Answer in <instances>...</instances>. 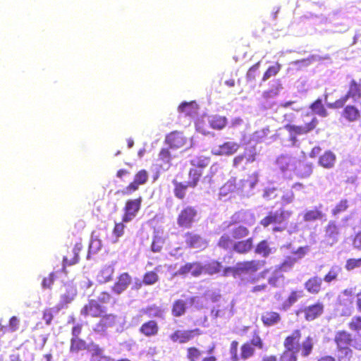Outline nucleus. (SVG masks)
Returning <instances> with one entry per match:
<instances>
[{
	"label": "nucleus",
	"mask_w": 361,
	"mask_h": 361,
	"mask_svg": "<svg viewBox=\"0 0 361 361\" xmlns=\"http://www.w3.org/2000/svg\"><path fill=\"white\" fill-rule=\"evenodd\" d=\"M317 124L318 121L317 118L313 117L311 121L303 126L286 125L284 129L288 133V138L283 140V145L286 147H298L300 145L299 137L314 129Z\"/></svg>",
	"instance_id": "1"
},
{
	"label": "nucleus",
	"mask_w": 361,
	"mask_h": 361,
	"mask_svg": "<svg viewBox=\"0 0 361 361\" xmlns=\"http://www.w3.org/2000/svg\"><path fill=\"white\" fill-rule=\"evenodd\" d=\"M292 215V212L282 209L271 212L261 221V224L264 227L271 226L269 228L274 233L282 231L286 229L287 221Z\"/></svg>",
	"instance_id": "2"
},
{
	"label": "nucleus",
	"mask_w": 361,
	"mask_h": 361,
	"mask_svg": "<svg viewBox=\"0 0 361 361\" xmlns=\"http://www.w3.org/2000/svg\"><path fill=\"white\" fill-rule=\"evenodd\" d=\"M227 124V119L219 115L204 116L196 122V129L200 133L209 134V127L215 130H221Z\"/></svg>",
	"instance_id": "3"
},
{
	"label": "nucleus",
	"mask_w": 361,
	"mask_h": 361,
	"mask_svg": "<svg viewBox=\"0 0 361 361\" xmlns=\"http://www.w3.org/2000/svg\"><path fill=\"white\" fill-rule=\"evenodd\" d=\"M198 219V212L195 207L186 206L180 210L177 224L181 228H190Z\"/></svg>",
	"instance_id": "4"
},
{
	"label": "nucleus",
	"mask_w": 361,
	"mask_h": 361,
	"mask_svg": "<svg viewBox=\"0 0 361 361\" xmlns=\"http://www.w3.org/2000/svg\"><path fill=\"white\" fill-rule=\"evenodd\" d=\"M354 288L345 289L338 296L339 306L341 307L340 314L341 316H350L353 311Z\"/></svg>",
	"instance_id": "5"
},
{
	"label": "nucleus",
	"mask_w": 361,
	"mask_h": 361,
	"mask_svg": "<svg viewBox=\"0 0 361 361\" xmlns=\"http://www.w3.org/2000/svg\"><path fill=\"white\" fill-rule=\"evenodd\" d=\"M339 235V226L336 221H330L324 228V239L320 243L321 245L332 247L338 243Z\"/></svg>",
	"instance_id": "6"
},
{
	"label": "nucleus",
	"mask_w": 361,
	"mask_h": 361,
	"mask_svg": "<svg viewBox=\"0 0 361 361\" xmlns=\"http://www.w3.org/2000/svg\"><path fill=\"white\" fill-rule=\"evenodd\" d=\"M298 159L288 154H281L276 159V164L279 169L286 176H290V173L295 169Z\"/></svg>",
	"instance_id": "7"
},
{
	"label": "nucleus",
	"mask_w": 361,
	"mask_h": 361,
	"mask_svg": "<svg viewBox=\"0 0 361 361\" xmlns=\"http://www.w3.org/2000/svg\"><path fill=\"white\" fill-rule=\"evenodd\" d=\"M309 249L307 247H300L296 251H293V256L287 257L280 267L282 271H288L292 269L295 263L304 257Z\"/></svg>",
	"instance_id": "8"
},
{
	"label": "nucleus",
	"mask_w": 361,
	"mask_h": 361,
	"mask_svg": "<svg viewBox=\"0 0 361 361\" xmlns=\"http://www.w3.org/2000/svg\"><path fill=\"white\" fill-rule=\"evenodd\" d=\"M238 143L233 141L226 142L222 145L215 146L212 149V153L218 156H231L239 149Z\"/></svg>",
	"instance_id": "9"
},
{
	"label": "nucleus",
	"mask_w": 361,
	"mask_h": 361,
	"mask_svg": "<svg viewBox=\"0 0 361 361\" xmlns=\"http://www.w3.org/2000/svg\"><path fill=\"white\" fill-rule=\"evenodd\" d=\"M262 265L260 261L252 260L238 263L234 271V277L240 276L243 274H252L257 271Z\"/></svg>",
	"instance_id": "10"
},
{
	"label": "nucleus",
	"mask_w": 361,
	"mask_h": 361,
	"mask_svg": "<svg viewBox=\"0 0 361 361\" xmlns=\"http://www.w3.org/2000/svg\"><path fill=\"white\" fill-rule=\"evenodd\" d=\"M348 97H352L354 101H357L361 97V79L358 83H357L355 80L352 81L348 94L345 96V97L337 100L334 103V106L336 108L342 107L344 103L346 102Z\"/></svg>",
	"instance_id": "11"
},
{
	"label": "nucleus",
	"mask_w": 361,
	"mask_h": 361,
	"mask_svg": "<svg viewBox=\"0 0 361 361\" xmlns=\"http://www.w3.org/2000/svg\"><path fill=\"white\" fill-rule=\"evenodd\" d=\"M190 273L192 276L198 277L204 273L203 264L200 262L187 263L180 267L176 275H185Z\"/></svg>",
	"instance_id": "12"
},
{
	"label": "nucleus",
	"mask_w": 361,
	"mask_h": 361,
	"mask_svg": "<svg viewBox=\"0 0 361 361\" xmlns=\"http://www.w3.org/2000/svg\"><path fill=\"white\" fill-rule=\"evenodd\" d=\"M142 198L139 197L135 200H128L125 207L126 213L123 217V221L126 222L130 221L137 214V212L140 208Z\"/></svg>",
	"instance_id": "13"
},
{
	"label": "nucleus",
	"mask_w": 361,
	"mask_h": 361,
	"mask_svg": "<svg viewBox=\"0 0 361 361\" xmlns=\"http://www.w3.org/2000/svg\"><path fill=\"white\" fill-rule=\"evenodd\" d=\"M120 320H121V317H117L114 314H106L96 324L94 330L97 332H103L109 328L114 327Z\"/></svg>",
	"instance_id": "14"
},
{
	"label": "nucleus",
	"mask_w": 361,
	"mask_h": 361,
	"mask_svg": "<svg viewBox=\"0 0 361 361\" xmlns=\"http://www.w3.org/2000/svg\"><path fill=\"white\" fill-rule=\"evenodd\" d=\"M185 243L191 248L204 249L207 246V241L200 235L188 233L185 235Z\"/></svg>",
	"instance_id": "15"
},
{
	"label": "nucleus",
	"mask_w": 361,
	"mask_h": 361,
	"mask_svg": "<svg viewBox=\"0 0 361 361\" xmlns=\"http://www.w3.org/2000/svg\"><path fill=\"white\" fill-rule=\"evenodd\" d=\"M200 330L198 329L190 331H176L170 336L171 339L173 342L178 341L180 343H184L191 340L195 334H199Z\"/></svg>",
	"instance_id": "16"
},
{
	"label": "nucleus",
	"mask_w": 361,
	"mask_h": 361,
	"mask_svg": "<svg viewBox=\"0 0 361 361\" xmlns=\"http://www.w3.org/2000/svg\"><path fill=\"white\" fill-rule=\"evenodd\" d=\"M166 142L170 148L178 149L185 144L186 139L181 133L175 131L166 136Z\"/></svg>",
	"instance_id": "17"
},
{
	"label": "nucleus",
	"mask_w": 361,
	"mask_h": 361,
	"mask_svg": "<svg viewBox=\"0 0 361 361\" xmlns=\"http://www.w3.org/2000/svg\"><path fill=\"white\" fill-rule=\"evenodd\" d=\"M130 283L131 277L130 275L128 273H123L118 277V281L112 287V290L114 293L119 295L127 289Z\"/></svg>",
	"instance_id": "18"
},
{
	"label": "nucleus",
	"mask_w": 361,
	"mask_h": 361,
	"mask_svg": "<svg viewBox=\"0 0 361 361\" xmlns=\"http://www.w3.org/2000/svg\"><path fill=\"white\" fill-rule=\"evenodd\" d=\"M324 310V306L322 303H317L310 305L304 310L305 319L308 321H312L320 316Z\"/></svg>",
	"instance_id": "19"
},
{
	"label": "nucleus",
	"mask_w": 361,
	"mask_h": 361,
	"mask_svg": "<svg viewBox=\"0 0 361 361\" xmlns=\"http://www.w3.org/2000/svg\"><path fill=\"white\" fill-rule=\"evenodd\" d=\"M293 171L300 178H307L312 173V165L310 163L302 162L298 160Z\"/></svg>",
	"instance_id": "20"
},
{
	"label": "nucleus",
	"mask_w": 361,
	"mask_h": 361,
	"mask_svg": "<svg viewBox=\"0 0 361 361\" xmlns=\"http://www.w3.org/2000/svg\"><path fill=\"white\" fill-rule=\"evenodd\" d=\"M300 337V333L298 330L295 331L290 336H288L284 342L286 349L299 351Z\"/></svg>",
	"instance_id": "21"
},
{
	"label": "nucleus",
	"mask_w": 361,
	"mask_h": 361,
	"mask_svg": "<svg viewBox=\"0 0 361 361\" xmlns=\"http://www.w3.org/2000/svg\"><path fill=\"white\" fill-rule=\"evenodd\" d=\"M114 268L112 265H106L102 268L97 276V280L99 283H105L112 279Z\"/></svg>",
	"instance_id": "22"
},
{
	"label": "nucleus",
	"mask_w": 361,
	"mask_h": 361,
	"mask_svg": "<svg viewBox=\"0 0 361 361\" xmlns=\"http://www.w3.org/2000/svg\"><path fill=\"white\" fill-rule=\"evenodd\" d=\"M102 312V307L96 300H92L82 309L81 314L97 317Z\"/></svg>",
	"instance_id": "23"
},
{
	"label": "nucleus",
	"mask_w": 361,
	"mask_h": 361,
	"mask_svg": "<svg viewBox=\"0 0 361 361\" xmlns=\"http://www.w3.org/2000/svg\"><path fill=\"white\" fill-rule=\"evenodd\" d=\"M334 341L337 347H345L350 345L352 335L346 331H339L336 332Z\"/></svg>",
	"instance_id": "24"
},
{
	"label": "nucleus",
	"mask_w": 361,
	"mask_h": 361,
	"mask_svg": "<svg viewBox=\"0 0 361 361\" xmlns=\"http://www.w3.org/2000/svg\"><path fill=\"white\" fill-rule=\"evenodd\" d=\"M322 283V279L320 277L314 276L305 283V286L309 293L316 294L319 292Z\"/></svg>",
	"instance_id": "25"
},
{
	"label": "nucleus",
	"mask_w": 361,
	"mask_h": 361,
	"mask_svg": "<svg viewBox=\"0 0 361 361\" xmlns=\"http://www.w3.org/2000/svg\"><path fill=\"white\" fill-rule=\"evenodd\" d=\"M280 320L279 314L275 312H265L262 315V321L267 326H274L278 324Z\"/></svg>",
	"instance_id": "26"
},
{
	"label": "nucleus",
	"mask_w": 361,
	"mask_h": 361,
	"mask_svg": "<svg viewBox=\"0 0 361 361\" xmlns=\"http://www.w3.org/2000/svg\"><path fill=\"white\" fill-rule=\"evenodd\" d=\"M233 219L235 221L244 222L248 225L253 224L255 221L254 214L250 211H240L233 215Z\"/></svg>",
	"instance_id": "27"
},
{
	"label": "nucleus",
	"mask_w": 361,
	"mask_h": 361,
	"mask_svg": "<svg viewBox=\"0 0 361 361\" xmlns=\"http://www.w3.org/2000/svg\"><path fill=\"white\" fill-rule=\"evenodd\" d=\"M326 216L325 214L317 208L305 211L303 214V219L305 221H314L321 220Z\"/></svg>",
	"instance_id": "28"
},
{
	"label": "nucleus",
	"mask_w": 361,
	"mask_h": 361,
	"mask_svg": "<svg viewBox=\"0 0 361 361\" xmlns=\"http://www.w3.org/2000/svg\"><path fill=\"white\" fill-rule=\"evenodd\" d=\"M158 329L159 328L157 322L152 320L143 324L140 327V331L146 336H152L157 334Z\"/></svg>",
	"instance_id": "29"
},
{
	"label": "nucleus",
	"mask_w": 361,
	"mask_h": 361,
	"mask_svg": "<svg viewBox=\"0 0 361 361\" xmlns=\"http://www.w3.org/2000/svg\"><path fill=\"white\" fill-rule=\"evenodd\" d=\"M282 88V84L279 80H272L270 84L269 90L263 93V97L264 98L274 97L279 94Z\"/></svg>",
	"instance_id": "30"
},
{
	"label": "nucleus",
	"mask_w": 361,
	"mask_h": 361,
	"mask_svg": "<svg viewBox=\"0 0 361 361\" xmlns=\"http://www.w3.org/2000/svg\"><path fill=\"white\" fill-rule=\"evenodd\" d=\"M336 161V155L329 151L326 152L319 160V164L326 169L332 168L334 166Z\"/></svg>",
	"instance_id": "31"
},
{
	"label": "nucleus",
	"mask_w": 361,
	"mask_h": 361,
	"mask_svg": "<svg viewBox=\"0 0 361 361\" xmlns=\"http://www.w3.org/2000/svg\"><path fill=\"white\" fill-rule=\"evenodd\" d=\"M83 350H88V343H87L85 341L80 338L71 339V353H78L79 351Z\"/></svg>",
	"instance_id": "32"
},
{
	"label": "nucleus",
	"mask_w": 361,
	"mask_h": 361,
	"mask_svg": "<svg viewBox=\"0 0 361 361\" xmlns=\"http://www.w3.org/2000/svg\"><path fill=\"white\" fill-rule=\"evenodd\" d=\"M252 247V239L248 238L245 240L235 243L233 245V250L240 254H244L249 252Z\"/></svg>",
	"instance_id": "33"
},
{
	"label": "nucleus",
	"mask_w": 361,
	"mask_h": 361,
	"mask_svg": "<svg viewBox=\"0 0 361 361\" xmlns=\"http://www.w3.org/2000/svg\"><path fill=\"white\" fill-rule=\"evenodd\" d=\"M87 351L91 354V361H97L102 355L104 354V348L95 343L91 342L88 343Z\"/></svg>",
	"instance_id": "34"
},
{
	"label": "nucleus",
	"mask_w": 361,
	"mask_h": 361,
	"mask_svg": "<svg viewBox=\"0 0 361 361\" xmlns=\"http://www.w3.org/2000/svg\"><path fill=\"white\" fill-rule=\"evenodd\" d=\"M343 116L349 121H355L360 117V114L357 108L348 105L344 109Z\"/></svg>",
	"instance_id": "35"
},
{
	"label": "nucleus",
	"mask_w": 361,
	"mask_h": 361,
	"mask_svg": "<svg viewBox=\"0 0 361 361\" xmlns=\"http://www.w3.org/2000/svg\"><path fill=\"white\" fill-rule=\"evenodd\" d=\"M164 238L159 231L154 232V235L151 246L152 251L154 252H160L164 244Z\"/></svg>",
	"instance_id": "36"
},
{
	"label": "nucleus",
	"mask_w": 361,
	"mask_h": 361,
	"mask_svg": "<svg viewBox=\"0 0 361 361\" xmlns=\"http://www.w3.org/2000/svg\"><path fill=\"white\" fill-rule=\"evenodd\" d=\"M222 265L216 261H212L203 264L204 273L209 275H213L221 271Z\"/></svg>",
	"instance_id": "37"
},
{
	"label": "nucleus",
	"mask_w": 361,
	"mask_h": 361,
	"mask_svg": "<svg viewBox=\"0 0 361 361\" xmlns=\"http://www.w3.org/2000/svg\"><path fill=\"white\" fill-rule=\"evenodd\" d=\"M341 271L342 269L340 266H332L328 274L324 277V281L326 283H330L331 282L337 280V277L341 273Z\"/></svg>",
	"instance_id": "38"
},
{
	"label": "nucleus",
	"mask_w": 361,
	"mask_h": 361,
	"mask_svg": "<svg viewBox=\"0 0 361 361\" xmlns=\"http://www.w3.org/2000/svg\"><path fill=\"white\" fill-rule=\"evenodd\" d=\"M186 310V303L183 300H178L174 302L172 308V314L175 317L183 315Z\"/></svg>",
	"instance_id": "39"
},
{
	"label": "nucleus",
	"mask_w": 361,
	"mask_h": 361,
	"mask_svg": "<svg viewBox=\"0 0 361 361\" xmlns=\"http://www.w3.org/2000/svg\"><path fill=\"white\" fill-rule=\"evenodd\" d=\"M235 178L229 179L219 190V195L221 197L226 196L229 192H233L236 188Z\"/></svg>",
	"instance_id": "40"
},
{
	"label": "nucleus",
	"mask_w": 361,
	"mask_h": 361,
	"mask_svg": "<svg viewBox=\"0 0 361 361\" xmlns=\"http://www.w3.org/2000/svg\"><path fill=\"white\" fill-rule=\"evenodd\" d=\"M303 296L302 290H295L293 291L288 299L283 302V307L285 309L290 308L294 303H295L298 299Z\"/></svg>",
	"instance_id": "41"
},
{
	"label": "nucleus",
	"mask_w": 361,
	"mask_h": 361,
	"mask_svg": "<svg viewBox=\"0 0 361 361\" xmlns=\"http://www.w3.org/2000/svg\"><path fill=\"white\" fill-rule=\"evenodd\" d=\"M255 252L262 255L263 257H267L273 253L274 251L273 249L269 247L267 240H262L257 245Z\"/></svg>",
	"instance_id": "42"
},
{
	"label": "nucleus",
	"mask_w": 361,
	"mask_h": 361,
	"mask_svg": "<svg viewBox=\"0 0 361 361\" xmlns=\"http://www.w3.org/2000/svg\"><path fill=\"white\" fill-rule=\"evenodd\" d=\"M102 246V241L98 238V236L93 232L92 234V239L89 246V254H96L98 252Z\"/></svg>",
	"instance_id": "43"
},
{
	"label": "nucleus",
	"mask_w": 361,
	"mask_h": 361,
	"mask_svg": "<svg viewBox=\"0 0 361 361\" xmlns=\"http://www.w3.org/2000/svg\"><path fill=\"white\" fill-rule=\"evenodd\" d=\"M339 361H345L352 359L353 351L348 346L337 347Z\"/></svg>",
	"instance_id": "44"
},
{
	"label": "nucleus",
	"mask_w": 361,
	"mask_h": 361,
	"mask_svg": "<svg viewBox=\"0 0 361 361\" xmlns=\"http://www.w3.org/2000/svg\"><path fill=\"white\" fill-rule=\"evenodd\" d=\"M314 345L313 338L308 336L301 344V354L304 357L308 356Z\"/></svg>",
	"instance_id": "45"
},
{
	"label": "nucleus",
	"mask_w": 361,
	"mask_h": 361,
	"mask_svg": "<svg viewBox=\"0 0 361 361\" xmlns=\"http://www.w3.org/2000/svg\"><path fill=\"white\" fill-rule=\"evenodd\" d=\"M195 102H183L178 106V110L187 116H192L195 113Z\"/></svg>",
	"instance_id": "46"
},
{
	"label": "nucleus",
	"mask_w": 361,
	"mask_h": 361,
	"mask_svg": "<svg viewBox=\"0 0 361 361\" xmlns=\"http://www.w3.org/2000/svg\"><path fill=\"white\" fill-rule=\"evenodd\" d=\"M202 175L201 169H192L190 170L189 176L190 180L188 185L192 188L195 187L199 181L200 177Z\"/></svg>",
	"instance_id": "47"
},
{
	"label": "nucleus",
	"mask_w": 361,
	"mask_h": 361,
	"mask_svg": "<svg viewBox=\"0 0 361 361\" xmlns=\"http://www.w3.org/2000/svg\"><path fill=\"white\" fill-rule=\"evenodd\" d=\"M312 111L322 116H326V110L322 104V99H318L311 105Z\"/></svg>",
	"instance_id": "48"
},
{
	"label": "nucleus",
	"mask_w": 361,
	"mask_h": 361,
	"mask_svg": "<svg viewBox=\"0 0 361 361\" xmlns=\"http://www.w3.org/2000/svg\"><path fill=\"white\" fill-rule=\"evenodd\" d=\"M218 245L220 247L228 250L233 249L234 243L228 235L224 234L221 237Z\"/></svg>",
	"instance_id": "49"
},
{
	"label": "nucleus",
	"mask_w": 361,
	"mask_h": 361,
	"mask_svg": "<svg viewBox=\"0 0 361 361\" xmlns=\"http://www.w3.org/2000/svg\"><path fill=\"white\" fill-rule=\"evenodd\" d=\"M209 163V159L204 157H195L191 160V164L200 169L206 167Z\"/></svg>",
	"instance_id": "50"
},
{
	"label": "nucleus",
	"mask_w": 361,
	"mask_h": 361,
	"mask_svg": "<svg viewBox=\"0 0 361 361\" xmlns=\"http://www.w3.org/2000/svg\"><path fill=\"white\" fill-rule=\"evenodd\" d=\"M257 150L255 147H249L245 149L243 156L246 163H252L255 160Z\"/></svg>",
	"instance_id": "51"
},
{
	"label": "nucleus",
	"mask_w": 361,
	"mask_h": 361,
	"mask_svg": "<svg viewBox=\"0 0 361 361\" xmlns=\"http://www.w3.org/2000/svg\"><path fill=\"white\" fill-rule=\"evenodd\" d=\"M255 352L254 347L252 346V344L249 343L244 344L241 347V357L244 360H246L250 357Z\"/></svg>",
	"instance_id": "52"
},
{
	"label": "nucleus",
	"mask_w": 361,
	"mask_h": 361,
	"mask_svg": "<svg viewBox=\"0 0 361 361\" xmlns=\"http://www.w3.org/2000/svg\"><path fill=\"white\" fill-rule=\"evenodd\" d=\"M348 208V202L347 200H341L332 209V214L336 216L340 213L345 212Z\"/></svg>",
	"instance_id": "53"
},
{
	"label": "nucleus",
	"mask_w": 361,
	"mask_h": 361,
	"mask_svg": "<svg viewBox=\"0 0 361 361\" xmlns=\"http://www.w3.org/2000/svg\"><path fill=\"white\" fill-rule=\"evenodd\" d=\"M248 234L247 229L242 226L235 227L232 229V236L234 238L240 239L245 237Z\"/></svg>",
	"instance_id": "54"
},
{
	"label": "nucleus",
	"mask_w": 361,
	"mask_h": 361,
	"mask_svg": "<svg viewBox=\"0 0 361 361\" xmlns=\"http://www.w3.org/2000/svg\"><path fill=\"white\" fill-rule=\"evenodd\" d=\"M298 351L293 350H286L281 357V361H296L297 360V353Z\"/></svg>",
	"instance_id": "55"
},
{
	"label": "nucleus",
	"mask_w": 361,
	"mask_h": 361,
	"mask_svg": "<svg viewBox=\"0 0 361 361\" xmlns=\"http://www.w3.org/2000/svg\"><path fill=\"white\" fill-rule=\"evenodd\" d=\"M188 185H184L183 183H176L174 190L175 195L179 199H183L186 194Z\"/></svg>",
	"instance_id": "56"
},
{
	"label": "nucleus",
	"mask_w": 361,
	"mask_h": 361,
	"mask_svg": "<svg viewBox=\"0 0 361 361\" xmlns=\"http://www.w3.org/2000/svg\"><path fill=\"white\" fill-rule=\"evenodd\" d=\"M280 67L281 66L279 64H277L276 66H270L264 73V76L262 78V81L264 82L271 76L276 75L280 70Z\"/></svg>",
	"instance_id": "57"
},
{
	"label": "nucleus",
	"mask_w": 361,
	"mask_h": 361,
	"mask_svg": "<svg viewBox=\"0 0 361 361\" xmlns=\"http://www.w3.org/2000/svg\"><path fill=\"white\" fill-rule=\"evenodd\" d=\"M159 158L160 160L163 161L166 165V169H168L169 167V163L171 161V154L168 149H162L159 154Z\"/></svg>",
	"instance_id": "58"
},
{
	"label": "nucleus",
	"mask_w": 361,
	"mask_h": 361,
	"mask_svg": "<svg viewBox=\"0 0 361 361\" xmlns=\"http://www.w3.org/2000/svg\"><path fill=\"white\" fill-rule=\"evenodd\" d=\"M350 329L353 331L361 330V315L353 317L348 324Z\"/></svg>",
	"instance_id": "59"
},
{
	"label": "nucleus",
	"mask_w": 361,
	"mask_h": 361,
	"mask_svg": "<svg viewBox=\"0 0 361 361\" xmlns=\"http://www.w3.org/2000/svg\"><path fill=\"white\" fill-rule=\"evenodd\" d=\"M238 342L233 341L231 343L230 347V355L232 361H238L239 357L238 355Z\"/></svg>",
	"instance_id": "60"
},
{
	"label": "nucleus",
	"mask_w": 361,
	"mask_h": 361,
	"mask_svg": "<svg viewBox=\"0 0 361 361\" xmlns=\"http://www.w3.org/2000/svg\"><path fill=\"white\" fill-rule=\"evenodd\" d=\"M158 280V276L155 272L150 271L147 272L145 276L143 281L145 284L152 285L154 284Z\"/></svg>",
	"instance_id": "61"
},
{
	"label": "nucleus",
	"mask_w": 361,
	"mask_h": 361,
	"mask_svg": "<svg viewBox=\"0 0 361 361\" xmlns=\"http://www.w3.org/2000/svg\"><path fill=\"white\" fill-rule=\"evenodd\" d=\"M361 267V258L360 259H350L347 260L346 264H345V269L348 271H351L354 269L355 268L360 267Z\"/></svg>",
	"instance_id": "62"
},
{
	"label": "nucleus",
	"mask_w": 361,
	"mask_h": 361,
	"mask_svg": "<svg viewBox=\"0 0 361 361\" xmlns=\"http://www.w3.org/2000/svg\"><path fill=\"white\" fill-rule=\"evenodd\" d=\"M148 179V174L146 171H140L134 178V180L140 185L145 184Z\"/></svg>",
	"instance_id": "63"
},
{
	"label": "nucleus",
	"mask_w": 361,
	"mask_h": 361,
	"mask_svg": "<svg viewBox=\"0 0 361 361\" xmlns=\"http://www.w3.org/2000/svg\"><path fill=\"white\" fill-rule=\"evenodd\" d=\"M350 345L356 350H361V334H357L352 336Z\"/></svg>",
	"instance_id": "64"
}]
</instances>
